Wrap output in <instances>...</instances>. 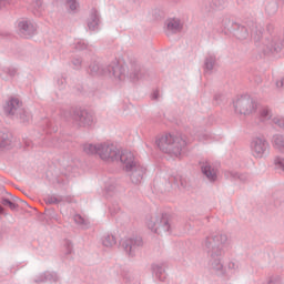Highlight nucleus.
I'll return each instance as SVG.
<instances>
[{"label":"nucleus","mask_w":284,"mask_h":284,"mask_svg":"<svg viewBox=\"0 0 284 284\" xmlns=\"http://www.w3.org/2000/svg\"><path fill=\"white\" fill-rule=\"evenodd\" d=\"M226 234L209 235L204 240V250L209 256V266L216 276H225V266H223V256H225Z\"/></svg>","instance_id":"f257e3e1"},{"label":"nucleus","mask_w":284,"mask_h":284,"mask_svg":"<svg viewBox=\"0 0 284 284\" xmlns=\"http://www.w3.org/2000/svg\"><path fill=\"white\" fill-rule=\"evenodd\" d=\"M60 114L65 121L75 125V128H91L94 124V115L83 108L72 106L63 109Z\"/></svg>","instance_id":"f03ea898"},{"label":"nucleus","mask_w":284,"mask_h":284,"mask_svg":"<svg viewBox=\"0 0 284 284\" xmlns=\"http://www.w3.org/2000/svg\"><path fill=\"white\" fill-rule=\"evenodd\" d=\"M118 161L124 165L125 172H131L130 179L134 185H139V183L143 181L146 169L136 162L133 152L122 151L121 153H118Z\"/></svg>","instance_id":"7ed1b4c3"},{"label":"nucleus","mask_w":284,"mask_h":284,"mask_svg":"<svg viewBox=\"0 0 284 284\" xmlns=\"http://www.w3.org/2000/svg\"><path fill=\"white\" fill-rule=\"evenodd\" d=\"M89 74L91 77H113L118 83L125 81V68L119 62H113L108 67H103L99 62H92L89 65Z\"/></svg>","instance_id":"20e7f679"},{"label":"nucleus","mask_w":284,"mask_h":284,"mask_svg":"<svg viewBox=\"0 0 284 284\" xmlns=\"http://www.w3.org/2000/svg\"><path fill=\"white\" fill-rule=\"evenodd\" d=\"M156 145L161 152H164V154H170V156H181V152H183V148L187 145V142L179 135L169 133L156 140Z\"/></svg>","instance_id":"39448f33"},{"label":"nucleus","mask_w":284,"mask_h":284,"mask_svg":"<svg viewBox=\"0 0 284 284\" xmlns=\"http://www.w3.org/2000/svg\"><path fill=\"white\" fill-rule=\"evenodd\" d=\"M83 152L85 154H98L102 161L108 163H114L119 161V154L121 151L116 149L113 144H84Z\"/></svg>","instance_id":"423d86ee"},{"label":"nucleus","mask_w":284,"mask_h":284,"mask_svg":"<svg viewBox=\"0 0 284 284\" xmlns=\"http://www.w3.org/2000/svg\"><path fill=\"white\" fill-rule=\"evenodd\" d=\"M146 225L151 232L155 234H163L165 232H172V224H170V215L163 213L161 216L152 217L146 222Z\"/></svg>","instance_id":"0eeeda50"},{"label":"nucleus","mask_w":284,"mask_h":284,"mask_svg":"<svg viewBox=\"0 0 284 284\" xmlns=\"http://www.w3.org/2000/svg\"><path fill=\"white\" fill-rule=\"evenodd\" d=\"M235 111L240 114H244V116H250V114H254L256 112V102L250 95H242L234 103Z\"/></svg>","instance_id":"6e6552de"},{"label":"nucleus","mask_w":284,"mask_h":284,"mask_svg":"<svg viewBox=\"0 0 284 284\" xmlns=\"http://www.w3.org/2000/svg\"><path fill=\"white\" fill-rule=\"evenodd\" d=\"M251 150L255 159H263L270 154V142L265 138L255 136L251 141Z\"/></svg>","instance_id":"1a4fd4ad"},{"label":"nucleus","mask_w":284,"mask_h":284,"mask_svg":"<svg viewBox=\"0 0 284 284\" xmlns=\"http://www.w3.org/2000/svg\"><path fill=\"white\" fill-rule=\"evenodd\" d=\"M23 106V102L19 98L10 97L3 104V112L7 116H14Z\"/></svg>","instance_id":"9d476101"},{"label":"nucleus","mask_w":284,"mask_h":284,"mask_svg":"<svg viewBox=\"0 0 284 284\" xmlns=\"http://www.w3.org/2000/svg\"><path fill=\"white\" fill-rule=\"evenodd\" d=\"M121 246L129 256H134L136 247H143V237L135 236L128 240L121 241Z\"/></svg>","instance_id":"9b49d317"},{"label":"nucleus","mask_w":284,"mask_h":284,"mask_svg":"<svg viewBox=\"0 0 284 284\" xmlns=\"http://www.w3.org/2000/svg\"><path fill=\"white\" fill-rule=\"evenodd\" d=\"M244 23L245 26H247V28H250L251 37L255 41V43L261 42L265 29H263V27H261V24H258L255 19L245 20Z\"/></svg>","instance_id":"f8f14e48"},{"label":"nucleus","mask_w":284,"mask_h":284,"mask_svg":"<svg viewBox=\"0 0 284 284\" xmlns=\"http://www.w3.org/2000/svg\"><path fill=\"white\" fill-rule=\"evenodd\" d=\"M18 30L22 39H32V36L37 32V28L30 20H21L18 23Z\"/></svg>","instance_id":"ddd939ff"},{"label":"nucleus","mask_w":284,"mask_h":284,"mask_svg":"<svg viewBox=\"0 0 284 284\" xmlns=\"http://www.w3.org/2000/svg\"><path fill=\"white\" fill-rule=\"evenodd\" d=\"M200 168L202 170V174L206 176L207 181L215 183V181L219 179V171L212 166L210 161L200 162Z\"/></svg>","instance_id":"4468645a"},{"label":"nucleus","mask_w":284,"mask_h":284,"mask_svg":"<svg viewBox=\"0 0 284 284\" xmlns=\"http://www.w3.org/2000/svg\"><path fill=\"white\" fill-rule=\"evenodd\" d=\"M230 30L239 41H245V39L250 38V31H247V28L241 23L232 22Z\"/></svg>","instance_id":"2eb2a0df"},{"label":"nucleus","mask_w":284,"mask_h":284,"mask_svg":"<svg viewBox=\"0 0 284 284\" xmlns=\"http://www.w3.org/2000/svg\"><path fill=\"white\" fill-rule=\"evenodd\" d=\"M129 77L133 82L139 81V79H141V64H139V61H130Z\"/></svg>","instance_id":"dca6fc26"},{"label":"nucleus","mask_w":284,"mask_h":284,"mask_svg":"<svg viewBox=\"0 0 284 284\" xmlns=\"http://www.w3.org/2000/svg\"><path fill=\"white\" fill-rule=\"evenodd\" d=\"M12 150V134L0 131V152Z\"/></svg>","instance_id":"f3484780"},{"label":"nucleus","mask_w":284,"mask_h":284,"mask_svg":"<svg viewBox=\"0 0 284 284\" xmlns=\"http://www.w3.org/2000/svg\"><path fill=\"white\" fill-rule=\"evenodd\" d=\"M164 267L165 263L152 265L153 274H155V277L159 278L162 283L168 280V274L165 273Z\"/></svg>","instance_id":"a211bd4d"},{"label":"nucleus","mask_w":284,"mask_h":284,"mask_svg":"<svg viewBox=\"0 0 284 284\" xmlns=\"http://www.w3.org/2000/svg\"><path fill=\"white\" fill-rule=\"evenodd\" d=\"M101 20L99 19V11L97 9H91L90 18L88 21L89 30H97L99 28V23Z\"/></svg>","instance_id":"6ab92c4d"},{"label":"nucleus","mask_w":284,"mask_h":284,"mask_svg":"<svg viewBox=\"0 0 284 284\" xmlns=\"http://www.w3.org/2000/svg\"><path fill=\"white\" fill-rule=\"evenodd\" d=\"M166 28L174 34H176V32H181V30H183V26H181V20L176 19V18L169 19Z\"/></svg>","instance_id":"aec40b11"},{"label":"nucleus","mask_w":284,"mask_h":284,"mask_svg":"<svg viewBox=\"0 0 284 284\" xmlns=\"http://www.w3.org/2000/svg\"><path fill=\"white\" fill-rule=\"evenodd\" d=\"M16 116L19 119L20 123H23V125H28V123L32 121V114L23 108L19 110Z\"/></svg>","instance_id":"412c9836"},{"label":"nucleus","mask_w":284,"mask_h":284,"mask_svg":"<svg viewBox=\"0 0 284 284\" xmlns=\"http://www.w3.org/2000/svg\"><path fill=\"white\" fill-rule=\"evenodd\" d=\"M47 281H53L54 283H57V281H59V277L57 276V274L47 272L41 274L38 278H36L34 283H47Z\"/></svg>","instance_id":"4be33fe9"},{"label":"nucleus","mask_w":284,"mask_h":284,"mask_svg":"<svg viewBox=\"0 0 284 284\" xmlns=\"http://www.w3.org/2000/svg\"><path fill=\"white\" fill-rule=\"evenodd\" d=\"M214 65H216V55L209 54L204 60V70L212 72V70H214Z\"/></svg>","instance_id":"5701e85b"},{"label":"nucleus","mask_w":284,"mask_h":284,"mask_svg":"<svg viewBox=\"0 0 284 284\" xmlns=\"http://www.w3.org/2000/svg\"><path fill=\"white\" fill-rule=\"evenodd\" d=\"M225 275H219V276H225L226 278H230L232 274H236L239 272V263L236 262H229L227 264V271H225Z\"/></svg>","instance_id":"b1692460"},{"label":"nucleus","mask_w":284,"mask_h":284,"mask_svg":"<svg viewBox=\"0 0 284 284\" xmlns=\"http://www.w3.org/2000/svg\"><path fill=\"white\" fill-rule=\"evenodd\" d=\"M265 12L268 17H274L278 12V3L276 1L268 2L265 6Z\"/></svg>","instance_id":"393cba45"},{"label":"nucleus","mask_w":284,"mask_h":284,"mask_svg":"<svg viewBox=\"0 0 284 284\" xmlns=\"http://www.w3.org/2000/svg\"><path fill=\"white\" fill-rule=\"evenodd\" d=\"M273 145L276 150H284V136L282 134H275L273 136Z\"/></svg>","instance_id":"a878e982"},{"label":"nucleus","mask_w":284,"mask_h":284,"mask_svg":"<svg viewBox=\"0 0 284 284\" xmlns=\"http://www.w3.org/2000/svg\"><path fill=\"white\" fill-rule=\"evenodd\" d=\"M102 245L104 247H114V245H116V237H114V235H105L102 240Z\"/></svg>","instance_id":"bb28decb"},{"label":"nucleus","mask_w":284,"mask_h":284,"mask_svg":"<svg viewBox=\"0 0 284 284\" xmlns=\"http://www.w3.org/2000/svg\"><path fill=\"white\" fill-rule=\"evenodd\" d=\"M272 119V111L267 108L260 110V121L265 122Z\"/></svg>","instance_id":"cd10ccee"},{"label":"nucleus","mask_w":284,"mask_h":284,"mask_svg":"<svg viewBox=\"0 0 284 284\" xmlns=\"http://www.w3.org/2000/svg\"><path fill=\"white\" fill-rule=\"evenodd\" d=\"M274 169L276 172H284V158L282 156H275L274 159Z\"/></svg>","instance_id":"c85d7f7f"},{"label":"nucleus","mask_w":284,"mask_h":284,"mask_svg":"<svg viewBox=\"0 0 284 284\" xmlns=\"http://www.w3.org/2000/svg\"><path fill=\"white\" fill-rule=\"evenodd\" d=\"M17 3H19V0H0V10L3 8H13Z\"/></svg>","instance_id":"c756f323"},{"label":"nucleus","mask_w":284,"mask_h":284,"mask_svg":"<svg viewBox=\"0 0 284 284\" xmlns=\"http://www.w3.org/2000/svg\"><path fill=\"white\" fill-rule=\"evenodd\" d=\"M212 6L216 10H223L227 6V0H212Z\"/></svg>","instance_id":"7c9ffc66"},{"label":"nucleus","mask_w":284,"mask_h":284,"mask_svg":"<svg viewBox=\"0 0 284 284\" xmlns=\"http://www.w3.org/2000/svg\"><path fill=\"white\" fill-rule=\"evenodd\" d=\"M62 201H63V197H61V196L57 197L54 195H51V196L47 197L45 203L48 205H58V203H61Z\"/></svg>","instance_id":"2f4dec72"},{"label":"nucleus","mask_w":284,"mask_h":284,"mask_svg":"<svg viewBox=\"0 0 284 284\" xmlns=\"http://www.w3.org/2000/svg\"><path fill=\"white\" fill-rule=\"evenodd\" d=\"M231 176L232 179H239L240 181H242V183H245V181H247V176L239 172H231Z\"/></svg>","instance_id":"473e14b6"},{"label":"nucleus","mask_w":284,"mask_h":284,"mask_svg":"<svg viewBox=\"0 0 284 284\" xmlns=\"http://www.w3.org/2000/svg\"><path fill=\"white\" fill-rule=\"evenodd\" d=\"M9 203H10V200H9V199L2 197V199L0 200V214H6V209H3L2 205H4L6 207H8Z\"/></svg>","instance_id":"72a5a7b5"},{"label":"nucleus","mask_w":284,"mask_h":284,"mask_svg":"<svg viewBox=\"0 0 284 284\" xmlns=\"http://www.w3.org/2000/svg\"><path fill=\"white\" fill-rule=\"evenodd\" d=\"M65 2L73 12L79 8V2H77V0H65Z\"/></svg>","instance_id":"f704fd0d"},{"label":"nucleus","mask_w":284,"mask_h":284,"mask_svg":"<svg viewBox=\"0 0 284 284\" xmlns=\"http://www.w3.org/2000/svg\"><path fill=\"white\" fill-rule=\"evenodd\" d=\"M82 63H83V60L81 58L72 59V64L74 65L75 70H81Z\"/></svg>","instance_id":"c9c22d12"},{"label":"nucleus","mask_w":284,"mask_h":284,"mask_svg":"<svg viewBox=\"0 0 284 284\" xmlns=\"http://www.w3.org/2000/svg\"><path fill=\"white\" fill-rule=\"evenodd\" d=\"M73 221L74 223H77L78 225H85V220L83 219V216L75 214L73 216Z\"/></svg>","instance_id":"e433bc0d"},{"label":"nucleus","mask_w":284,"mask_h":284,"mask_svg":"<svg viewBox=\"0 0 284 284\" xmlns=\"http://www.w3.org/2000/svg\"><path fill=\"white\" fill-rule=\"evenodd\" d=\"M64 247H65V254H72V242L70 240H67L64 243Z\"/></svg>","instance_id":"4c0bfd02"},{"label":"nucleus","mask_w":284,"mask_h":284,"mask_svg":"<svg viewBox=\"0 0 284 284\" xmlns=\"http://www.w3.org/2000/svg\"><path fill=\"white\" fill-rule=\"evenodd\" d=\"M88 49V44L83 41H78L75 43V50H87Z\"/></svg>","instance_id":"58836bf2"},{"label":"nucleus","mask_w":284,"mask_h":284,"mask_svg":"<svg viewBox=\"0 0 284 284\" xmlns=\"http://www.w3.org/2000/svg\"><path fill=\"white\" fill-rule=\"evenodd\" d=\"M213 100L216 103V105H220L221 101H223V94L215 93L214 97H213Z\"/></svg>","instance_id":"ea45409f"},{"label":"nucleus","mask_w":284,"mask_h":284,"mask_svg":"<svg viewBox=\"0 0 284 284\" xmlns=\"http://www.w3.org/2000/svg\"><path fill=\"white\" fill-rule=\"evenodd\" d=\"M273 123H275V125H278V128H282V130H284V120L275 118L273 119Z\"/></svg>","instance_id":"a19ab883"},{"label":"nucleus","mask_w":284,"mask_h":284,"mask_svg":"<svg viewBox=\"0 0 284 284\" xmlns=\"http://www.w3.org/2000/svg\"><path fill=\"white\" fill-rule=\"evenodd\" d=\"M151 99L152 101H159V90L153 91Z\"/></svg>","instance_id":"79ce46f5"},{"label":"nucleus","mask_w":284,"mask_h":284,"mask_svg":"<svg viewBox=\"0 0 284 284\" xmlns=\"http://www.w3.org/2000/svg\"><path fill=\"white\" fill-rule=\"evenodd\" d=\"M7 207H10L12 211H14L17 210V207H19V205L12 201H9V205H7Z\"/></svg>","instance_id":"37998d69"},{"label":"nucleus","mask_w":284,"mask_h":284,"mask_svg":"<svg viewBox=\"0 0 284 284\" xmlns=\"http://www.w3.org/2000/svg\"><path fill=\"white\" fill-rule=\"evenodd\" d=\"M9 77H16L17 75V69H8L7 70Z\"/></svg>","instance_id":"c03bdc74"},{"label":"nucleus","mask_w":284,"mask_h":284,"mask_svg":"<svg viewBox=\"0 0 284 284\" xmlns=\"http://www.w3.org/2000/svg\"><path fill=\"white\" fill-rule=\"evenodd\" d=\"M276 88H284V77L276 82Z\"/></svg>","instance_id":"a18cd8bd"},{"label":"nucleus","mask_w":284,"mask_h":284,"mask_svg":"<svg viewBox=\"0 0 284 284\" xmlns=\"http://www.w3.org/2000/svg\"><path fill=\"white\" fill-rule=\"evenodd\" d=\"M65 82V80L63 78L58 80V85L59 88H63V83Z\"/></svg>","instance_id":"49530a36"},{"label":"nucleus","mask_w":284,"mask_h":284,"mask_svg":"<svg viewBox=\"0 0 284 284\" xmlns=\"http://www.w3.org/2000/svg\"><path fill=\"white\" fill-rule=\"evenodd\" d=\"M36 6H37V8H41V6H43V1L36 0Z\"/></svg>","instance_id":"de8ad7c7"},{"label":"nucleus","mask_w":284,"mask_h":284,"mask_svg":"<svg viewBox=\"0 0 284 284\" xmlns=\"http://www.w3.org/2000/svg\"><path fill=\"white\" fill-rule=\"evenodd\" d=\"M274 29V27L272 24H267L266 30H268V32H271Z\"/></svg>","instance_id":"09e8293b"},{"label":"nucleus","mask_w":284,"mask_h":284,"mask_svg":"<svg viewBox=\"0 0 284 284\" xmlns=\"http://www.w3.org/2000/svg\"><path fill=\"white\" fill-rule=\"evenodd\" d=\"M182 187H187V183H185L182 179L180 180Z\"/></svg>","instance_id":"8fccbe9b"},{"label":"nucleus","mask_w":284,"mask_h":284,"mask_svg":"<svg viewBox=\"0 0 284 284\" xmlns=\"http://www.w3.org/2000/svg\"><path fill=\"white\" fill-rule=\"evenodd\" d=\"M0 239H3V233H1V231H0Z\"/></svg>","instance_id":"3c124183"},{"label":"nucleus","mask_w":284,"mask_h":284,"mask_svg":"<svg viewBox=\"0 0 284 284\" xmlns=\"http://www.w3.org/2000/svg\"><path fill=\"white\" fill-rule=\"evenodd\" d=\"M13 201H19V197H14Z\"/></svg>","instance_id":"603ef678"}]
</instances>
